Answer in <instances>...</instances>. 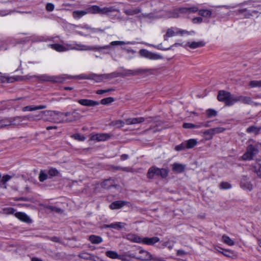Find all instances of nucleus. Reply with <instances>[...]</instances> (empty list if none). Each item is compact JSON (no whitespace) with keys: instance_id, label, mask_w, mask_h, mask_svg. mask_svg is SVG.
<instances>
[{"instance_id":"f257e3e1","label":"nucleus","mask_w":261,"mask_h":261,"mask_svg":"<svg viewBox=\"0 0 261 261\" xmlns=\"http://www.w3.org/2000/svg\"><path fill=\"white\" fill-rule=\"evenodd\" d=\"M51 47L58 51H63L67 50L74 49L76 50H99L102 49L109 48V45L99 47H92L88 46L81 44H66V46H63L58 44H54L50 45Z\"/></svg>"},{"instance_id":"f03ea898","label":"nucleus","mask_w":261,"mask_h":261,"mask_svg":"<svg viewBox=\"0 0 261 261\" xmlns=\"http://www.w3.org/2000/svg\"><path fill=\"white\" fill-rule=\"evenodd\" d=\"M235 96L236 95L229 92L221 90L219 92L217 98L219 101L224 102L226 106H231L235 103Z\"/></svg>"},{"instance_id":"7ed1b4c3","label":"nucleus","mask_w":261,"mask_h":261,"mask_svg":"<svg viewBox=\"0 0 261 261\" xmlns=\"http://www.w3.org/2000/svg\"><path fill=\"white\" fill-rule=\"evenodd\" d=\"M259 145H261V143L249 145L246 148V152L242 156V160L244 161L252 160L258 152Z\"/></svg>"},{"instance_id":"20e7f679","label":"nucleus","mask_w":261,"mask_h":261,"mask_svg":"<svg viewBox=\"0 0 261 261\" xmlns=\"http://www.w3.org/2000/svg\"><path fill=\"white\" fill-rule=\"evenodd\" d=\"M168 171L165 168H159L156 167H150L147 172V176L148 178L152 179L155 175L161 176L165 178L168 176Z\"/></svg>"},{"instance_id":"39448f33","label":"nucleus","mask_w":261,"mask_h":261,"mask_svg":"<svg viewBox=\"0 0 261 261\" xmlns=\"http://www.w3.org/2000/svg\"><path fill=\"white\" fill-rule=\"evenodd\" d=\"M47 112L46 116H50V118H46L45 121H49L58 123L65 122V113L50 111H47Z\"/></svg>"},{"instance_id":"423d86ee","label":"nucleus","mask_w":261,"mask_h":261,"mask_svg":"<svg viewBox=\"0 0 261 261\" xmlns=\"http://www.w3.org/2000/svg\"><path fill=\"white\" fill-rule=\"evenodd\" d=\"M139 255L132 254L130 256L143 261H160L159 258L154 257L149 252L143 249H140L139 251Z\"/></svg>"},{"instance_id":"0eeeda50","label":"nucleus","mask_w":261,"mask_h":261,"mask_svg":"<svg viewBox=\"0 0 261 261\" xmlns=\"http://www.w3.org/2000/svg\"><path fill=\"white\" fill-rule=\"evenodd\" d=\"M194 33L195 32L193 31L188 32L185 30H178L177 29L171 28L167 29L166 34L164 35V40L165 41H167L168 38L173 37L176 34H180L181 35H184V34L191 35Z\"/></svg>"},{"instance_id":"6e6552de","label":"nucleus","mask_w":261,"mask_h":261,"mask_svg":"<svg viewBox=\"0 0 261 261\" xmlns=\"http://www.w3.org/2000/svg\"><path fill=\"white\" fill-rule=\"evenodd\" d=\"M47 113H48L47 111H41L36 114L23 116V118L29 121H39L41 119L45 121V119H46L45 117L46 116Z\"/></svg>"},{"instance_id":"1a4fd4ad","label":"nucleus","mask_w":261,"mask_h":261,"mask_svg":"<svg viewBox=\"0 0 261 261\" xmlns=\"http://www.w3.org/2000/svg\"><path fill=\"white\" fill-rule=\"evenodd\" d=\"M139 54L141 56L150 60H159L163 58L161 55L150 52L145 49L140 50Z\"/></svg>"},{"instance_id":"9d476101","label":"nucleus","mask_w":261,"mask_h":261,"mask_svg":"<svg viewBox=\"0 0 261 261\" xmlns=\"http://www.w3.org/2000/svg\"><path fill=\"white\" fill-rule=\"evenodd\" d=\"M235 103L237 102H241L244 104L250 105L251 106H258L260 104L255 102H254L251 97L249 96H246L243 95H236L235 96Z\"/></svg>"},{"instance_id":"9b49d317","label":"nucleus","mask_w":261,"mask_h":261,"mask_svg":"<svg viewBox=\"0 0 261 261\" xmlns=\"http://www.w3.org/2000/svg\"><path fill=\"white\" fill-rule=\"evenodd\" d=\"M39 79L43 81L51 82L52 83H62L65 80V78L62 75L49 76L43 75L40 76Z\"/></svg>"},{"instance_id":"f8f14e48","label":"nucleus","mask_w":261,"mask_h":261,"mask_svg":"<svg viewBox=\"0 0 261 261\" xmlns=\"http://www.w3.org/2000/svg\"><path fill=\"white\" fill-rule=\"evenodd\" d=\"M111 135L107 133H100L92 134L90 136V140L97 142L105 141L110 139Z\"/></svg>"},{"instance_id":"ddd939ff","label":"nucleus","mask_w":261,"mask_h":261,"mask_svg":"<svg viewBox=\"0 0 261 261\" xmlns=\"http://www.w3.org/2000/svg\"><path fill=\"white\" fill-rule=\"evenodd\" d=\"M65 117H68L65 119V122H70L76 121L81 118L80 114L76 111L66 112L65 113Z\"/></svg>"},{"instance_id":"4468645a","label":"nucleus","mask_w":261,"mask_h":261,"mask_svg":"<svg viewBox=\"0 0 261 261\" xmlns=\"http://www.w3.org/2000/svg\"><path fill=\"white\" fill-rule=\"evenodd\" d=\"M8 121L10 123H9V126L10 125H19L23 120H25L24 118H23V116H16L14 117L7 118Z\"/></svg>"},{"instance_id":"2eb2a0df","label":"nucleus","mask_w":261,"mask_h":261,"mask_svg":"<svg viewBox=\"0 0 261 261\" xmlns=\"http://www.w3.org/2000/svg\"><path fill=\"white\" fill-rule=\"evenodd\" d=\"M77 102L81 105L87 107H93L99 104V102L96 101L88 99H81Z\"/></svg>"},{"instance_id":"dca6fc26","label":"nucleus","mask_w":261,"mask_h":261,"mask_svg":"<svg viewBox=\"0 0 261 261\" xmlns=\"http://www.w3.org/2000/svg\"><path fill=\"white\" fill-rule=\"evenodd\" d=\"M15 216L16 218L20 220L21 221L30 223L32 222L31 218L25 213L22 212H18L15 214Z\"/></svg>"},{"instance_id":"f3484780","label":"nucleus","mask_w":261,"mask_h":261,"mask_svg":"<svg viewBox=\"0 0 261 261\" xmlns=\"http://www.w3.org/2000/svg\"><path fill=\"white\" fill-rule=\"evenodd\" d=\"M160 241L158 237H154L152 238H143L142 243L148 245H152Z\"/></svg>"},{"instance_id":"a211bd4d","label":"nucleus","mask_w":261,"mask_h":261,"mask_svg":"<svg viewBox=\"0 0 261 261\" xmlns=\"http://www.w3.org/2000/svg\"><path fill=\"white\" fill-rule=\"evenodd\" d=\"M171 166L173 171L178 173L184 172L186 167L185 165L177 163H175Z\"/></svg>"},{"instance_id":"6ab92c4d","label":"nucleus","mask_w":261,"mask_h":261,"mask_svg":"<svg viewBox=\"0 0 261 261\" xmlns=\"http://www.w3.org/2000/svg\"><path fill=\"white\" fill-rule=\"evenodd\" d=\"M145 119L143 117L130 118L125 120V123L127 125H131L140 123L144 122Z\"/></svg>"},{"instance_id":"aec40b11","label":"nucleus","mask_w":261,"mask_h":261,"mask_svg":"<svg viewBox=\"0 0 261 261\" xmlns=\"http://www.w3.org/2000/svg\"><path fill=\"white\" fill-rule=\"evenodd\" d=\"M46 108V105H40L37 106H25L23 107L22 109V111L25 112V111H36L38 110H42L45 109Z\"/></svg>"},{"instance_id":"412c9836","label":"nucleus","mask_w":261,"mask_h":261,"mask_svg":"<svg viewBox=\"0 0 261 261\" xmlns=\"http://www.w3.org/2000/svg\"><path fill=\"white\" fill-rule=\"evenodd\" d=\"M106 255L107 256L112 259H119L124 260V258L121 255L114 251H107L106 252Z\"/></svg>"},{"instance_id":"4be33fe9","label":"nucleus","mask_w":261,"mask_h":261,"mask_svg":"<svg viewBox=\"0 0 261 261\" xmlns=\"http://www.w3.org/2000/svg\"><path fill=\"white\" fill-rule=\"evenodd\" d=\"M126 202L124 201H116L112 202L110 205V207L112 210L119 209L126 204Z\"/></svg>"},{"instance_id":"5701e85b","label":"nucleus","mask_w":261,"mask_h":261,"mask_svg":"<svg viewBox=\"0 0 261 261\" xmlns=\"http://www.w3.org/2000/svg\"><path fill=\"white\" fill-rule=\"evenodd\" d=\"M88 14L87 9L85 10L74 11L72 12V17L75 19H79Z\"/></svg>"},{"instance_id":"b1692460","label":"nucleus","mask_w":261,"mask_h":261,"mask_svg":"<svg viewBox=\"0 0 261 261\" xmlns=\"http://www.w3.org/2000/svg\"><path fill=\"white\" fill-rule=\"evenodd\" d=\"M127 239L131 242L141 243H142L143 238H141L136 234H128L127 236Z\"/></svg>"},{"instance_id":"393cba45","label":"nucleus","mask_w":261,"mask_h":261,"mask_svg":"<svg viewBox=\"0 0 261 261\" xmlns=\"http://www.w3.org/2000/svg\"><path fill=\"white\" fill-rule=\"evenodd\" d=\"M205 45V43L203 41H200L198 42L193 41L192 42H188L187 43L186 45L190 47L191 48L194 49L197 47L203 46Z\"/></svg>"},{"instance_id":"a878e982","label":"nucleus","mask_w":261,"mask_h":261,"mask_svg":"<svg viewBox=\"0 0 261 261\" xmlns=\"http://www.w3.org/2000/svg\"><path fill=\"white\" fill-rule=\"evenodd\" d=\"M126 225V224L122 222H115L111 223L109 225H106L105 227L106 228H112L116 229L119 230L122 228L124 227Z\"/></svg>"},{"instance_id":"bb28decb","label":"nucleus","mask_w":261,"mask_h":261,"mask_svg":"<svg viewBox=\"0 0 261 261\" xmlns=\"http://www.w3.org/2000/svg\"><path fill=\"white\" fill-rule=\"evenodd\" d=\"M203 123H199L197 124H195L192 123H184L183 124V127L185 128H200L203 125Z\"/></svg>"},{"instance_id":"cd10ccee","label":"nucleus","mask_w":261,"mask_h":261,"mask_svg":"<svg viewBox=\"0 0 261 261\" xmlns=\"http://www.w3.org/2000/svg\"><path fill=\"white\" fill-rule=\"evenodd\" d=\"M185 142L187 149L192 148L197 144V141L195 139H190Z\"/></svg>"},{"instance_id":"c85d7f7f","label":"nucleus","mask_w":261,"mask_h":261,"mask_svg":"<svg viewBox=\"0 0 261 261\" xmlns=\"http://www.w3.org/2000/svg\"><path fill=\"white\" fill-rule=\"evenodd\" d=\"M199 15L206 18H210L212 14V12L208 9H201L198 11Z\"/></svg>"},{"instance_id":"c756f323","label":"nucleus","mask_w":261,"mask_h":261,"mask_svg":"<svg viewBox=\"0 0 261 261\" xmlns=\"http://www.w3.org/2000/svg\"><path fill=\"white\" fill-rule=\"evenodd\" d=\"M89 240L92 244H99L102 242L101 237L95 235L90 236Z\"/></svg>"},{"instance_id":"7c9ffc66","label":"nucleus","mask_w":261,"mask_h":261,"mask_svg":"<svg viewBox=\"0 0 261 261\" xmlns=\"http://www.w3.org/2000/svg\"><path fill=\"white\" fill-rule=\"evenodd\" d=\"M113 186H115V182L111 179L105 180L102 183V187L106 189H109Z\"/></svg>"},{"instance_id":"2f4dec72","label":"nucleus","mask_w":261,"mask_h":261,"mask_svg":"<svg viewBox=\"0 0 261 261\" xmlns=\"http://www.w3.org/2000/svg\"><path fill=\"white\" fill-rule=\"evenodd\" d=\"M141 9L139 8H133L130 9H126L124 11V12L128 15H133L141 12Z\"/></svg>"},{"instance_id":"473e14b6","label":"nucleus","mask_w":261,"mask_h":261,"mask_svg":"<svg viewBox=\"0 0 261 261\" xmlns=\"http://www.w3.org/2000/svg\"><path fill=\"white\" fill-rule=\"evenodd\" d=\"M100 7L96 5H93L87 8V12L91 14H96L99 13Z\"/></svg>"},{"instance_id":"72a5a7b5","label":"nucleus","mask_w":261,"mask_h":261,"mask_svg":"<svg viewBox=\"0 0 261 261\" xmlns=\"http://www.w3.org/2000/svg\"><path fill=\"white\" fill-rule=\"evenodd\" d=\"M222 239L223 243L229 246H233L234 245V242L226 234L222 236Z\"/></svg>"},{"instance_id":"f704fd0d","label":"nucleus","mask_w":261,"mask_h":261,"mask_svg":"<svg viewBox=\"0 0 261 261\" xmlns=\"http://www.w3.org/2000/svg\"><path fill=\"white\" fill-rule=\"evenodd\" d=\"M241 186L244 189H248L249 191L252 189V186L250 182L246 181V177H244V179H242L241 181Z\"/></svg>"},{"instance_id":"c9c22d12","label":"nucleus","mask_w":261,"mask_h":261,"mask_svg":"<svg viewBox=\"0 0 261 261\" xmlns=\"http://www.w3.org/2000/svg\"><path fill=\"white\" fill-rule=\"evenodd\" d=\"M146 72V70L138 69L134 70H129L128 74L132 75H136Z\"/></svg>"},{"instance_id":"e433bc0d","label":"nucleus","mask_w":261,"mask_h":261,"mask_svg":"<svg viewBox=\"0 0 261 261\" xmlns=\"http://www.w3.org/2000/svg\"><path fill=\"white\" fill-rule=\"evenodd\" d=\"M114 11V9L112 7H104L102 8H99V14H105L109 12H111Z\"/></svg>"},{"instance_id":"4c0bfd02","label":"nucleus","mask_w":261,"mask_h":261,"mask_svg":"<svg viewBox=\"0 0 261 261\" xmlns=\"http://www.w3.org/2000/svg\"><path fill=\"white\" fill-rule=\"evenodd\" d=\"M250 88L261 87V81H251L249 83Z\"/></svg>"},{"instance_id":"58836bf2","label":"nucleus","mask_w":261,"mask_h":261,"mask_svg":"<svg viewBox=\"0 0 261 261\" xmlns=\"http://www.w3.org/2000/svg\"><path fill=\"white\" fill-rule=\"evenodd\" d=\"M47 174L43 171L41 170L39 175V179L41 182H43L47 178Z\"/></svg>"},{"instance_id":"ea45409f","label":"nucleus","mask_w":261,"mask_h":261,"mask_svg":"<svg viewBox=\"0 0 261 261\" xmlns=\"http://www.w3.org/2000/svg\"><path fill=\"white\" fill-rule=\"evenodd\" d=\"M48 174L50 176H56L58 175L59 172L57 169L51 168L48 170Z\"/></svg>"},{"instance_id":"a19ab883","label":"nucleus","mask_w":261,"mask_h":261,"mask_svg":"<svg viewBox=\"0 0 261 261\" xmlns=\"http://www.w3.org/2000/svg\"><path fill=\"white\" fill-rule=\"evenodd\" d=\"M114 98L111 97L103 98L101 100L100 103L103 105H108L114 101Z\"/></svg>"},{"instance_id":"79ce46f5","label":"nucleus","mask_w":261,"mask_h":261,"mask_svg":"<svg viewBox=\"0 0 261 261\" xmlns=\"http://www.w3.org/2000/svg\"><path fill=\"white\" fill-rule=\"evenodd\" d=\"M91 254L89 253L83 252L79 254V256L85 259L90 260Z\"/></svg>"},{"instance_id":"37998d69","label":"nucleus","mask_w":261,"mask_h":261,"mask_svg":"<svg viewBox=\"0 0 261 261\" xmlns=\"http://www.w3.org/2000/svg\"><path fill=\"white\" fill-rule=\"evenodd\" d=\"M9 123L7 118L0 120V128L9 126Z\"/></svg>"},{"instance_id":"c03bdc74","label":"nucleus","mask_w":261,"mask_h":261,"mask_svg":"<svg viewBox=\"0 0 261 261\" xmlns=\"http://www.w3.org/2000/svg\"><path fill=\"white\" fill-rule=\"evenodd\" d=\"M187 149L185 142H182L181 144H180L178 145H177L175 147V150L179 151L181 150H183Z\"/></svg>"},{"instance_id":"a18cd8bd","label":"nucleus","mask_w":261,"mask_h":261,"mask_svg":"<svg viewBox=\"0 0 261 261\" xmlns=\"http://www.w3.org/2000/svg\"><path fill=\"white\" fill-rule=\"evenodd\" d=\"M71 137L74 138L75 140L81 141H83L86 139V138L84 136L81 135L79 134H74V135H72Z\"/></svg>"},{"instance_id":"49530a36","label":"nucleus","mask_w":261,"mask_h":261,"mask_svg":"<svg viewBox=\"0 0 261 261\" xmlns=\"http://www.w3.org/2000/svg\"><path fill=\"white\" fill-rule=\"evenodd\" d=\"M15 211V210L12 207H6L3 209V213L5 214H12Z\"/></svg>"},{"instance_id":"de8ad7c7","label":"nucleus","mask_w":261,"mask_h":261,"mask_svg":"<svg viewBox=\"0 0 261 261\" xmlns=\"http://www.w3.org/2000/svg\"><path fill=\"white\" fill-rule=\"evenodd\" d=\"M212 129L214 135L216 134L222 133L223 132H224L225 130V129L224 128L222 127H215V128H213Z\"/></svg>"},{"instance_id":"09e8293b","label":"nucleus","mask_w":261,"mask_h":261,"mask_svg":"<svg viewBox=\"0 0 261 261\" xmlns=\"http://www.w3.org/2000/svg\"><path fill=\"white\" fill-rule=\"evenodd\" d=\"M220 187L222 189H228L231 188V185L227 182H222L220 184Z\"/></svg>"},{"instance_id":"8fccbe9b","label":"nucleus","mask_w":261,"mask_h":261,"mask_svg":"<svg viewBox=\"0 0 261 261\" xmlns=\"http://www.w3.org/2000/svg\"><path fill=\"white\" fill-rule=\"evenodd\" d=\"M112 124L113 125L116 126L117 127H121L124 126V122L121 120H118L113 122Z\"/></svg>"},{"instance_id":"3c124183","label":"nucleus","mask_w":261,"mask_h":261,"mask_svg":"<svg viewBox=\"0 0 261 261\" xmlns=\"http://www.w3.org/2000/svg\"><path fill=\"white\" fill-rule=\"evenodd\" d=\"M147 46H153V47L158 49H160V50H167V49H170V47L169 48H164L162 47V43L158 45H152V44H148V43H146V44Z\"/></svg>"},{"instance_id":"603ef678","label":"nucleus","mask_w":261,"mask_h":261,"mask_svg":"<svg viewBox=\"0 0 261 261\" xmlns=\"http://www.w3.org/2000/svg\"><path fill=\"white\" fill-rule=\"evenodd\" d=\"M217 113V112L213 109H208L206 111V115L207 116V117L209 118L213 116H216Z\"/></svg>"},{"instance_id":"864d4df0","label":"nucleus","mask_w":261,"mask_h":261,"mask_svg":"<svg viewBox=\"0 0 261 261\" xmlns=\"http://www.w3.org/2000/svg\"><path fill=\"white\" fill-rule=\"evenodd\" d=\"M258 132L257 128L254 126H251L247 128V132L249 133H254L256 134Z\"/></svg>"},{"instance_id":"5fc2aeb1","label":"nucleus","mask_w":261,"mask_h":261,"mask_svg":"<svg viewBox=\"0 0 261 261\" xmlns=\"http://www.w3.org/2000/svg\"><path fill=\"white\" fill-rule=\"evenodd\" d=\"M130 44V42H125L124 41H112L111 43V44L112 45H124V44Z\"/></svg>"},{"instance_id":"6e6d98bb","label":"nucleus","mask_w":261,"mask_h":261,"mask_svg":"<svg viewBox=\"0 0 261 261\" xmlns=\"http://www.w3.org/2000/svg\"><path fill=\"white\" fill-rule=\"evenodd\" d=\"M114 91L113 88H110L106 90H98L96 91V93L97 94H103L106 92H111Z\"/></svg>"},{"instance_id":"4d7b16f0","label":"nucleus","mask_w":261,"mask_h":261,"mask_svg":"<svg viewBox=\"0 0 261 261\" xmlns=\"http://www.w3.org/2000/svg\"><path fill=\"white\" fill-rule=\"evenodd\" d=\"M12 177L9 175H5L3 176L1 180V182L3 184H5L9 180H10Z\"/></svg>"},{"instance_id":"13d9d810","label":"nucleus","mask_w":261,"mask_h":261,"mask_svg":"<svg viewBox=\"0 0 261 261\" xmlns=\"http://www.w3.org/2000/svg\"><path fill=\"white\" fill-rule=\"evenodd\" d=\"M204 135H209L210 136L209 139H212L213 136H214V134H213V130H212V128L206 130L204 132Z\"/></svg>"},{"instance_id":"bf43d9fd","label":"nucleus","mask_w":261,"mask_h":261,"mask_svg":"<svg viewBox=\"0 0 261 261\" xmlns=\"http://www.w3.org/2000/svg\"><path fill=\"white\" fill-rule=\"evenodd\" d=\"M222 253L227 257H230L231 255L233 254L232 251H231L230 250H224L223 252H222Z\"/></svg>"},{"instance_id":"052dcab7","label":"nucleus","mask_w":261,"mask_h":261,"mask_svg":"<svg viewBox=\"0 0 261 261\" xmlns=\"http://www.w3.org/2000/svg\"><path fill=\"white\" fill-rule=\"evenodd\" d=\"M94 76H95V75H87L85 74H81L79 77L81 79H93Z\"/></svg>"},{"instance_id":"680f3d73","label":"nucleus","mask_w":261,"mask_h":261,"mask_svg":"<svg viewBox=\"0 0 261 261\" xmlns=\"http://www.w3.org/2000/svg\"><path fill=\"white\" fill-rule=\"evenodd\" d=\"M90 260L92 261H103L100 257L91 254Z\"/></svg>"},{"instance_id":"e2e57ef3","label":"nucleus","mask_w":261,"mask_h":261,"mask_svg":"<svg viewBox=\"0 0 261 261\" xmlns=\"http://www.w3.org/2000/svg\"><path fill=\"white\" fill-rule=\"evenodd\" d=\"M189 13H195L199 11L198 7L196 6H193L192 7L188 8Z\"/></svg>"},{"instance_id":"0e129e2a","label":"nucleus","mask_w":261,"mask_h":261,"mask_svg":"<svg viewBox=\"0 0 261 261\" xmlns=\"http://www.w3.org/2000/svg\"><path fill=\"white\" fill-rule=\"evenodd\" d=\"M46 9L48 11H52L54 9V5L51 3L47 4Z\"/></svg>"},{"instance_id":"69168bd1","label":"nucleus","mask_w":261,"mask_h":261,"mask_svg":"<svg viewBox=\"0 0 261 261\" xmlns=\"http://www.w3.org/2000/svg\"><path fill=\"white\" fill-rule=\"evenodd\" d=\"M202 18L200 17H195L193 19L192 21L194 23H200L202 22Z\"/></svg>"},{"instance_id":"338daca9","label":"nucleus","mask_w":261,"mask_h":261,"mask_svg":"<svg viewBox=\"0 0 261 261\" xmlns=\"http://www.w3.org/2000/svg\"><path fill=\"white\" fill-rule=\"evenodd\" d=\"M47 208L49 209L51 211H55L56 212H60L61 211V209L57 208L54 206H48L47 207Z\"/></svg>"},{"instance_id":"774afa93","label":"nucleus","mask_w":261,"mask_h":261,"mask_svg":"<svg viewBox=\"0 0 261 261\" xmlns=\"http://www.w3.org/2000/svg\"><path fill=\"white\" fill-rule=\"evenodd\" d=\"M179 11L181 13H185V14L189 13L188 8H186V7L179 8Z\"/></svg>"}]
</instances>
